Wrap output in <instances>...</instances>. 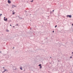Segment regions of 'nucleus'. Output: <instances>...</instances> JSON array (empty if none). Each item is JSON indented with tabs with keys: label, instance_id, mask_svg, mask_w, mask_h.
Segmentation results:
<instances>
[{
	"label": "nucleus",
	"instance_id": "nucleus-11",
	"mask_svg": "<svg viewBox=\"0 0 73 73\" xmlns=\"http://www.w3.org/2000/svg\"><path fill=\"white\" fill-rule=\"evenodd\" d=\"M5 71H6V70L5 69V70H4L3 71V72H5Z\"/></svg>",
	"mask_w": 73,
	"mask_h": 73
},
{
	"label": "nucleus",
	"instance_id": "nucleus-27",
	"mask_svg": "<svg viewBox=\"0 0 73 73\" xmlns=\"http://www.w3.org/2000/svg\"><path fill=\"white\" fill-rule=\"evenodd\" d=\"M72 56L70 57V58H72Z\"/></svg>",
	"mask_w": 73,
	"mask_h": 73
},
{
	"label": "nucleus",
	"instance_id": "nucleus-35",
	"mask_svg": "<svg viewBox=\"0 0 73 73\" xmlns=\"http://www.w3.org/2000/svg\"><path fill=\"white\" fill-rule=\"evenodd\" d=\"M31 29H32L31 28Z\"/></svg>",
	"mask_w": 73,
	"mask_h": 73
},
{
	"label": "nucleus",
	"instance_id": "nucleus-14",
	"mask_svg": "<svg viewBox=\"0 0 73 73\" xmlns=\"http://www.w3.org/2000/svg\"><path fill=\"white\" fill-rule=\"evenodd\" d=\"M57 27V25H56L55 26V28H56V27Z\"/></svg>",
	"mask_w": 73,
	"mask_h": 73
},
{
	"label": "nucleus",
	"instance_id": "nucleus-13",
	"mask_svg": "<svg viewBox=\"0 0 73 73\" xmlns=\"http://www.w3.org/2000/svg\"><path fill=\"white\" fill-rule=\"evenodd\" d=\"M33 0H32V1H31L30 2H31L32 3V2H33Z\"/></svg>",
	"mask_w": 73,
	"mask_h": 73
},
{
	"label": "nucleus",
	"instance_id": "nucleus-25",
	"mask_svg": "<svg viewBox=\"0 0 73 73\" xmlns=\"http://www.w3.org/2000/svg\"><path fill=\"white\" fill-rule=\"evenodd\" d=\"M72 26H73V24H72Z\"/></svg>",
	"mask_w": 73,
	"mask_h": 73
},
{
	"label": "nucleus",
	"instance_id": "nucleus-7",
	"mask_svg": "<svg viewBox=\"0 0 73 73\" xmlns=\"http://www.w3.org/2000/svg\"><path fill=\"white\" fill-rule=\"evenodd\" d=\"M14 11H13V15H15V13L13 12Z\"/></svg>",
	"mask_w": 73,
	"mask_h": 73
},
{
	"label": "nucleus",
	"instance_id": "nucleus-12",
	"mask_svg": "<svg viewBox=\"0 0 73 73\" xmlns=\"http://www.w3.org/2000/svg\"><path fill=\"white\" fill-rule=\"evenodd\" d=\"M42 68V66H40V67L39 68L40 69H41Z\"/></svg>",
	"mask_w": 73,
	"mask_h": 73
},
{
	"label": "nucleus",
	"instance_id": "nucleus-22",
	"mask_svg": "<svg viewBox=\"0 0 73 73\" xmlns=\"http://www.w3.org/2000/svg\"><path fill=\"white\" fill-rule=\"evenodd\" d=\"M54 31H52L53 33H54Z\"/></svg>",
	"mask_w": 73,
	"mask_h": 73
},
{
	"label": "nucleus",
	"instance_id": "nucleus-17",
	"mask_svg": "<svg viewBox=\"0 0 73 73\" xmlns=\"http://www.w3.org/2000/svg\"><path fill=\"white\" fill-rule=\"evenodd\" d=\"M52 11H50V14H52Z\"/></svg>",
	"mask_w": 73,
	"mask_h": 73
},
{
	"label": "nucleus",
	"instance_id": "nucleus-28",
	"mask_svg": "<svg viewBox=\"0 0 73 73\" xmlns=\"http://www.w3.org/2000/svg\"><path fill=\"white\" fill-rule=\"evenodd\" d=\"M4 71H3V72H2V73H4Z\"/></svg>",
	"mask_w": 73,
	"mask_h": 73
},
{
	"label": "nucleus",
	"instance_id": "nucleus-31",
	"mask_svg": "<svg viewBox=\"0 0 73 73\" xmlns=\"http://www.w3.org/2000/svg\"><path fill=\"white\" fill-rule=\"evenodd\" d=\"M0 53H1V52H0Z\"/></svg>",
	"mask_w": 73,
	"mask_h": 73
},
{
	"label": "nucleus",
	"instance_id": "nucleus-16",
	"mask_svg": "<svg viewBox=\"0 0 73 73\" xmlns=\"http://www.w3.org/2000/svg\"><path fill=\"white\" fill-rule=\"evenodd\" d=\"M9 22H11V20H9Z\"/></svg>",
	"mask_w": 73,
	"mask_h": 73
},
{
	"label": "nucleus",
	"instance_id": "nucleus-1",
	"mask_svg": "<svg viewBox=\"0 0 73 73\" xmlns=\"http://www.w3.org/2000/svg\"><path fill=\"white\" fill-rule=\"evenodd\" d=\"M67 17H69L70 18H71L72 17V15H66Z\"/></svg>",
	"mask_w": 73,
	"mask_h": 73
},
{
	"label": "nucleus",
	"instance_id": "nucleus-36",
	"mask_svg": "<svg viewBox=\"0 0 73 73\" xmlns=\"http://www.w3.org/2000/svg\"><path fill=\"white\" fill-rule=\"evenodd\" d=\"M48 38H47V39Z\"/></svg>",
	"mask_w": 73,
	"mask_h": 73
},
{
	"label": "nucleus",
	"instance_id": "nucleus-23",
	"mask_svg": "<svg viewBox=\"0 0 73 73\" xmlns=\"http://www.w3.org/2000/svg\"><path fill=\"white\" fill-rule=\"evenodd\" d=\"M13 28H15V26H13Z\"/></svg>",
	"mask_w": 73,
	"mask_h": 73
},
{
	"label": "nucleus",
	"instance_id": "nucleus-15",
	"mask_svg": "<svg viewBox=\"0 0 73 73\" xmlns=\"http://www.w3.org/2000/svg\"><path fill=\"white\" fill-rule=\"evenodd\" d=\"M6 72H8V70H6Z\"/></svg>",
	"mask_w": 73,
	"mask_h": 73
},
{
	"label": "nucleus",
	"instance_id": "nucleus-21",
	"mask_svg": "<svg viewBox=\"0 0 73 73\" xmlns=\"http://www.w3.org/2000/svg\"><path fill=\"white\" fill-rule=\"evenodd\" d=\"M4 19H5V17H4Z\"/></svg>",
	"mask_w": 73,
	"mask_h": 73
},
{
	"label": "nucleus",
	"instance_id": "nucleus-19",
	"mask_svg": "<svg viewBox=\"0 0 73 73\" xmlns=\"http://www.w3.org/2000/svg\"><path fill=\"white\" fill-rule=\"evenodd\" d=\"M3 68L4 70H5V68H4V67H3Z\"/></svg>",
	"mask_w": 73,
	"mask_h": 73
},
{
	"label": "nucleus",
	"instance_id": "nucleus-24",
	"mask_svg": "<svg viewBox=\"0 0 73 73\" xmlns=\"http://www.w3.org/2000/svg\"><path fill=\"white\" fill-rule=\"evenodd\" d=\"M54 10H53V11H52V12H53L54 11Z\"/></svg>",
	"mask_w": 73,
	"mask_h": 73
},
{
	"label": "nucleus",
	"instance_id": "nucleus-10",
	"mask_svg": "<svg viewBox=\"0 0 73 73\" xmlns=\"http://www.w3.org/2000/svg\"><path fill=\"white\" fill-rule=\"evenodd\" d=\"M15 25L16 26H18V25H19L18 24H16Z\"/></svg>",
	"mask_w": 73,
	"mask_h": 73
},
{
	"label": "nucleus",
	"instance_id": "nucleus-26",
	"mask_svg": "<svg viewBox=\"0 0 73 73\" xmlns=\"http://www.w3.org/2000/svg\"><path fill=\"white\" fill-rule=\"evenodd\" d=\"M10 26H12V25H10Z\"/></svg>",
	"mask_w": 73,
	"mask_h": 73
},
{
	"label": "nucleus",
	"instance_id": "nucleus-18",
	"mask_svg": "<svg viewBox=\"0 0 73 73\" xmlns=\"http://www.w3.org/2000/svg\"><path fill=\"white\" fill-rule=\"evenodd\" d=\"M2 15V14H1L0 15V17H1V16Z\"/></svg>",
	"mask_w": 73,
	"mask_h": 73
},
{
	"label": "nucleus",
	"instance_id": "nucleus-9",
	"mask_svg": "<svg viewBox=\"0 0 73 73\" xmlns=\"http://www.w3.org/2000/svg\"><path fill=\"white\" fill-rule=\"evenodd\" d=\"M6 32H9V31L7 29L6 30Z\"/></svg>",
	"mask_w": 73,
	"mask_h": 73
},
{
	"label": "nucleus",
	"instance_id": "nucleus-20",
	"mask_svg": "<svg viewBox=\"0 0 73 73\" xmlns=\"http://www.w3.org/2000/svg\"><path fill=\"white\" fill-rule=\"evenodd\" d=\"M16 68L15 69H13V70H16Z\"/></svg>",
	"mask_w": 73,
	"mask_h": 73
},
{
	"label": "nucleus",
	"instance_id": "nucleus-5",
	"mask_svg": "<svg viewBox=\"0 0 73 73\" xmlns=\"http://www.w3.org/2000/svg\"><path fill=\"white\" fill-rule=\"evenodd\" d=\"M20 69L21 70H23V68H22V67H20Z\"/></svg>",
	"mask_w": 73,
	"mask_h": 73
},
{
	"label": "nucleus",
	"instance_id": "nucleus-4",
	"mask_svg": "<svg viewBox=\"0 0 73 73\" xmlns=\"http://www.w3.org/2000/svg\"><path fill=\"white\" fill-rule=\"evenodd\" d=\"M16 7V6H15L14 5H13L12 6V8H14V7Z\"/></svg>",
	"mask_w": 73,
	"mask_h": 73
},
{
	"label": "nucleus",
	"instance_id": "nucleus-32",
	"mask_svg": "<svg viewBox=\"0 0 73 73\" xmlns=\"http://www.w3.org/2000/svg\"><path fill=\"white\" fill-rule=\"evenodd\" d=\"M50 58H52V57H50Z\"/></svg>",
	"mask_w": 73,
	"mask_h": 73
},
{
	"label": "nucleus",
	"instance_id": "nucleus-3",
	"mask_svg": "<svg viewBox=\"0 0 73 73\" xmlns=\"http://www.w3.org/2000/svg\"><path fill=\"white\" fill-rule=\"evenodd\" d=\"M19 17V18L20 20H22V19H23V18H21V17Z\"/></svg>",
	"mask_w": 73,
	"mask_h": 73
},
{
	"label": "nucleus",
	"instance_id": "nucleus-29",
	"mask_svg": "<svg viewBox=\"0 0 73 73\" xmlns=\"http://www.w3.org/2000/svg\"><path fill=\"white\" fill-rule=\"evenodd\" d=\"M72 54H73V52H72Z\"/></svg>",
	"mask_w": 73,
	"mask_h": 73
},
{
	"label": "nucleus",
	"instance_id": "nucleus-30",
	"mask_svg": "<svg viewBox=\"0 0 73 73\" xmlns=\"http://www.w3.org/2000/svg\"><path fill=\"white\" fill-rule=\"evenodd\" d=\"M27 12V11H25V12Z\"/></svg>",
	"mask_w": 73,
	"mask_h": 73
},
{
	"label": "nucleus",
	"instance_id": "nucleus-6",
	"mask_svg": "<svg viewBox=\"0 0 73 73\" xmlns=\"http://www.w3.org/2000/svg\"><path fill=\"white\" fill-rule=\"evenodd\" d=\"M7 18H6V19H4V21H7Z\"/></svg>",
	"mask_w": 73,
	"mask_h": 73
},
{
	"label": "nucleus",
	"instance_id": "nucleus-8",
	"mask_svg": "<svg viewBox=\"0 0 73 73\" xmlns=\"http://www.w3.org/2000/svg\"><path fill=\"white\" fill-rule=\"evenodd\" d=\"M38 66H41V64H40L39 65H38Z\"/></svg>",
	"mask_w": 73,
	"mask_h": 73
},
{
	"label": "nucleus",
	"instance_id": "nucleus-33",
	"mask_svg": "<svg viewBox=\"0 0 73 73\" xmlns=\"http://www.w3.org/2000/svg\"><path fill=\"white\" fill-rule=\"evenodd\" d=\"M13 48L14 49V48H15V47H13Z\"/></svg>",
	"mask_w": 73,
	"mask_h": 73
},
{
	"label": "nucleus",
	"instance_id": "nucleus-34",
	"mask_svg": "<svg viewBox=\"0 0 73 73\" xmlns=\"http://www.w3.org/2000/svg\"><path fill=\"white\" fill-rule=\"evenodd\" d=\"M24 70V71L25 70Z\"/></svg>",
	"mask_w": 73,
	"mask_h": 73
},
{
	"label": "nucleus",
	"instance_id": "nucleus-2",
	"mask_svg": "<svg viewBox=\"0 0 73 73\" xmlns=\"http://www.w3.org/2000/svg\"><path fill=\"white\" fill-rule=\"evenodd\" d=\"M8 3H9V4H10L11 3V2L9 0L8 1Z\"/></svg>",
	"mask_w": 73,
	"mask_h": 73
}]
</instances>
